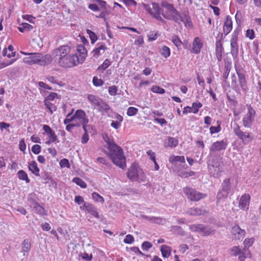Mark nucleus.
Masks as SVG:
<instances>
[{
  "instance_id": "nucleus-21",
  "label": "nucleus",
  "mask_w": 261,
  "mask_h": 261,
  "mask_svg": "<svg viewBox=\"0 0 261 261\" xmlns=\"http://www.w3.org/2000/svg\"><path fill=\"white\" fill-rule=\"evenodd\" d=\"M107 49L106 45L104 43H101L97 47L94 49L91 53L93 54V57L94 58H97L100 55H101L104 51Z\"/></svg>"
},
{
  "instance_id": "nucleus-19",
  "label": "nucleus",
  "mask_w": 261,
  "mask_h": 261,
  "mask_svg": "<svg viewBox=\"0 0 261 261\" xmlns=\"http://www.w3.org/2000/svg\"><path fill=\"white\" fill-rule=\"evenodd\" d=\"M203 44L199 37H196L193 42L192 51L195 54L200 53Z\"/></svg>"
},
{
  "instance_id": "nucleus-34",
  "label": "nucleus",
  "mask_w": 261,
  "mask_h": 261,
  "mask_svg": "<svg viewBox=\"0 0 261 261\" xmlns=\"http://www.w3.org/2000/svg\"><path fill=\"white\" fill-rule=\"evenodd\" d=\"M34 208L36 213H38L40 215L43 216L46 215L45 213L44 208L42 207L37 202H36L34 200Z\"/></svg>"
},
{
  "instance_id": "nucleus-29",
  "label": "nucleus",
  "mask_w": 261,
  "mask_h": 261,
  "mask_svg": "<svg viewBox=\"0 0 261 261\" xmlns=\"http://www.w3.org/2000/svg\"><path fill=\"white\" fill-rule=\"evenodd\" d=\"M22 249L21 252L23 253V255H25V252H28L31 247V244L30 239H25L24 240L23 242L21 245Z\"/></svg>"
},
{
  "instance_id": "nucleus-37",
  "label": "nucleus",
  "mask_w": 261,
  "mask_h": 261,
  "mask_svg": "<svg viewBox=\"0 0 261 261\" xmlns=\"http://www.w3.org/2000/svg\"><path fill=\"white\" fill-rule=\"evenodd\" d=\"M17 176L20 179L25 180L27 183H29L30 181L27 174L22 170H20L17 172Z\"/></svg>"
},
{
  "instance_id": "nucleus-7",
  "label": "nucleus",
  "mask_w": 261,
  "mask_h": 261,
  "mask_svg": "<svg viewBox=\"0 0 261 261\" xmlns=\"http://www.w3.org/2000/svg\"><path fill=\"white\" fill-rule=\"evenodd\" d=\"M207 164L210 174L215 177H219L220 172V159L218 157L213 158L208 160Z\"/></svg>"
},
{
  "instance_id": "nucleus-51",
  "label": "nucleus",
  "mask_w": 261,
  "mask_h": 261,
  "mask_svg": "<svg viewBox=\"0 0 261 261\" xmlns=\"http://www.w3.org/2000/svg\"><path fill=\"white\" fill-rule=\"evenodd\" d=\"M79 256H81L82 259H83L84 260H86V261L91 260L92 257H93L92 254H90L89 255V254H88L86 252H84L83 253H80V254H79Z\"/></svg>"
},
{
  "instance_id": "nucleus-52",
  "label": "nucleus",
  "mask_w": 261,
  "mask_h": 261,
  "mask_svg": "<svg viewBox=\"0 0 261 261\" xmlns=\"http://www.w3.org/2000/svg\"><path fill=\"white\" fill-rule=\"evenodd\" d=\"M138 111V109L130 107L127 109V114L129 116H133L135 115L137 113Z\"/></svg>"
},
{
  "instance_id": "nucleus-3",
  "label": "nucleus",
  "mask_w": 261,
  "mask_h": 261,
  "mask_svg": "<svg viewBox=\"0 0 261 261\" xmlns=\"http://www.w3.org/2000/svg\"><path fill=\"white\" fill-rule=\"evenodd\" d=\"M54 61L64 68H71L81 63L79 57L75 54H70L65 57H60L54 59Z\"/></svg>"
},
{
  "instance_id": "nucleus-10",
  "label": "nucleus",
  "mask_w": 261,
  "mask_h": 261,
  "mask_svg": "<svg viewBox=\"0 0 261 261\" xmlns=\"http://www.w3.org/2000/svg\"><path fill=\"white\" fill-rule=\"evenodd\" d=\"M236 127L233 128L234 134L244 143L249 142L251 140L249 133L248 132H243L237 124H236Z\"/></svg>"
},
{
  "instance_id": "nucleus-54",
  "label": "nucleus",
  "mask_w": 261,
  "mask_h": 261,
  "mask_svg": "<svg viewBox=\"0 0 261 261\" xmlns=\"http://www.w3.org/2000/svg\"><path fill=\"white\" fill-rule=\"evenodd\" d=\"M60 166L61 168L67 167L68 168H70V164L69 161L67 159H63L61 160L60 162Z\"/></svg>"
},
{
  "instance_id": "nucleus-35",
  "label": "nucleus",
  "mask_w": 261,
  "mask_h": 261,
  "mask_svg": "<svg viewBox=\"0 0 261 261\" xmlns=\"http://www.w3.org/2000/svg\"><path fill=\"white\" fill-rule=\"evenodd\" d=\"M228 251L229 254L234 256H237L242 253V250L239 248V246H233Z\"/></svg>"
},
{
  "instance_id": "nucleus-9",
  "label": "nucleus",
  "mask_w": 261,
  "mask_h": 261,
  "mask_svg": "<svg viewBox=\"0 0 261 261\" xmlns=\"http://www.w3.org/2000/svg\"><path fill=\"white\" fill-rule=\"evenodd\" d=\"M71 47L69 45H61L57 48L54 49L52 52L53 59H56L60 57H65L69 55Z\"/></svg>"
},
{
  "instance_id": "nucleus-20",
  "label": "nucleus",
  "mask_w": 261,
  "mask_h": 261,
  "mask_svg": "<svg viewBox=\"0 0 261 261\" xmlns=\"http://www.w3.org/2000/svg\"><path fill=\"white\" fill-rule=\"evenodd\" d=\"M76 50L80 53V62L81 63H83L87 56V50L83 44L77 45Z\"/></svg>"
},
{
  "instance_id": "nucleus-38",
  "label": "nucleus",
  "mask_w": 261,
  "mask_h": 261,
  "mask_svg": "<svg viewBox=\"0 0 261 261\" xmlns=\"http://www.w3.org/2000/svg\"><path fill=\"white\" fill-rule=\"evenodd\" d=\"M170 163L179 162L180 163H185V159L184 156H174L172 155L169 158Z\"/></svg>"
},
{
  "instance_id": "nucleus-1",
  "label": "nucleus",
  "mask_w": 261,
  "mask_h": 261,
  "mask_svg": "<svg viewBox=\"0 0 261 261\" xmlns=\"http://www.w3.org/2000/svg\"><path fill=\"white\" fill-rule=\"evenodd\" d=\"M103 139L108 145L107 148L110 151L108 154L112 162L121 169H124L126 159L122 149L115 143L107 134L103 135Z\"/></svg>"
},
{
  "instance_id": "nucleus-49",
  "label": "nucleus",
  "mask_w": 261,
  "mask_h": 261,
  "mask_svg": "<svg viewBox=\"0 0 261 261\" xmlns=\"http://www.w3.org/2000/svg\"><path fill=\"white\" fill-rule=\"evenodd\" d=\"M151 90L153 92L160 94H164L165 92V90L162 88L157 85L153 86Z\"/></svg>"
},
{
  "instance_id": "nucleus-57",
  "label": "nucleus",
  "mask_w": 261,
  "mask_h": 261,
  "mask_svg": "<svg viewBox=\"0 0 261 261\" xmlns=\"http://www.w3.org/2000/svg\"><path fill=\"white\" fill-rule=\"evenodd\" d=\"M41 147L39 145L35 144L32 147V151L35 154H38L41 151Z\"/></svg>"
},
{
  "instance_id": "nucleus-13",
  "label": "nucleus",
  "mask_w": 261,
  "mask_h": 261,
  "mask_svg": "<svg viewBox=\"0 0 261 261\" xmlns=\"http://www.w3.org/2000/svg\"><path fill=\"white\" fill-rule=\"evenodd\" d=\"M232 233L234 236L235 239L240 240L244 238L246 232L244 229L241 228L238 224H236L232 227Z\"/></svg>"
},
{
  "instance_id": "nucleus-12",
  "label": "nucleus",
  "mask_w": 261,
  "mask_h": 261,
  "mask_svg": "<svg viewBox=\"0 0 261 261\" xmlns=\"http://www.w3.org/2000/svg\"><path fill=\"white\" fill-rule=\"evenodd\" d=\"M161 14L162 15L164 18L168 20L174 21L175 22H179L181 20L180 14L179 12L178 14L176 15V14L172 13L170 11L165 12L163 11L161 13Z\"/></svg>"
},
{
  "instance_id": "nucleus-58",
  "label": "nucleus",
  "mask_w": 261,
  "mask_h": 261,
  "mask_svg": "<svg viewBox=\"0 0 261 261\" xmlns=\"http://www.w3.org/2000/svg\"><path fill=\"white\" fill-rule=\"evenodd\" d=\"M152 246V243L148 241H145L142 244V248L146 251H148Z\"/></svg>"
},
{
  "instance_id": "nucleus-50",
  "label": "nucleus",
  "mask_w": 261,
  "mask_h": 261,
  "mask_svg": "<svg viewBox=\"0 0 261 261\" xmlns=\"http://www.w3.org/2000/svg\"><path fill=\"white\" fill-rule=\"evenodd\" d=\"M92 199L95 200V201L97 202H104V199L99 194H98L96 192H94L92 194Z\"/></svg>"
},
{
  "instance_id": "nucleus-27",
  "label": "nucleus",
  "mask_w": 261,
  "mask_h": 261,
  "mask_svg": "<svg viewBox=\"0 0 261 261\" xmlns=\"http://www.w3.org/2000/svg\"><path fill=\"white\" fill-rule=\"evenodd\" d=\"M29 169L32 172V173L35 174L36 176H40V170L37 166L36 162L35 161H32L31 162L29 163Z\"/></svg>"
},
{
  "instance_id": "nucleus-47",
  "label": "nucleus",
  "mask_w": 261,
  "mask_h": 261,
  "mask_svg": "<svg viewBox=\"0 0 261 261\" xmlns=\"http://www.w3.org/2000/svg\"><path fill=\"white\" fill-rule=\"evenodd\" d=\"M44 105L50 112L51 114H53L54 111L56 110V107L53 103L49 102V101H47L46 100H44Z\"/></svg>"
},
{
  "instance_id": "nucleus-53",
  "label": "nucleus",
  "mask_w": 261,
  "mask_h": 261,
  "mask_svg": "<svg viewBox=\"0 0 261 261\" xmlns=\"http://www.w3.org/2000/svg\"><path fill=\"white\" fill-rule=\"evenodd\" d=\"M45 181L44 183H48L49 187H53L55 188L57 186V184L56 182L53 180V179L50 177H46L44 178Z\"/></svg>"
},
{
  "instance_id": "nucleus-36",
  "label": "nucleus",
  "mask_w": 261,
  "mask_h": 261,
  "mask_svg": "<svg viewBox=\"0 0 261 261\" xmlns=\"http://www.w3.org/2000/svg\"><path fill=\"white\" fill-rule=\"evenodd\" d=\"M170 231L180 236H184L185 234V232L183 229L179 226H172L171 227Z\"/></svg>"
},
{
  "instance_id": "nucleus-18",
  "label": "nucleus",
  "mask_w": 261,
  "mask_h": 261,
  "mask_svg": "<svg viewBox=\"0 0 261 261\" xmlns=\"http://www.w3.org/2000/svg\"><path fill=\"white\" fill-rule=\"evenodd\" d=\"M95 106H97L98 111L102 113H107L110 110V106L101 98L98 100V101Z\"/></svg>"
},
{
  "instance_id": "nucleus-43",
  "label": "nucleus",
  "mask_w": 261,
  "mask_h": 261,
  "mask_svg": "<svg viewBox=\"0 0 261 261\" xmlns=\"http://www.w3.org/2000/svg\"><path fill=\"white\" fill-rule=\"evenodd\" d=\"M180 21L179 22H177V23L180 24L181 22H184L185 25H186L187 24H189V25L190 24H192L190 17L188 14H185L183 17H182L180 15Z\"/></svg>"
},
{
  "instance_id": "nucleus-15",
  "label": "nucleus",
  "mask_w": 261,
  "mask_h": 261,
  "mask_svg": "<svg viewBox=\"0 0 261 261\" xmlns=\"http://www.w3.org/2000/svg\"><path fill=\"white\" fill-rule=\"evenodd\" d=\"M236 71L239 78V85L243 91H246L247 87L245 75L241 70H236Z\"/></svg>"
},
{
  "instance_id": "nucleus-45",
  "label": "nucleus",
  "mask_w": 261,
  "mask_h": 261,
  "mask_svg": "<svg viewBox=\"0 0 261 261\" xmlns=\"http://www.w3.org/2000/svg\"><path fill=\"white\" fill-rule=\"evenodd\" d=\"M217 126H212L210 128V133L212 135L215 133H217L221 130V122L219 121H217Z\"/></svg>"
},
{
  "instance_id": "nucleus-30",
  "label": "nucleus",
  "mask_w": 261,
  "mask_h": 261,
  "mask_svg": "<svg viewBox=\"0 0 261 261\" xmlns=\"http://www.w3.org/2000/svg\"><path fill=\"white\" fill-rule=\"evenodd\" d=\"M204 210L200 208L192 207L190 208L187 213L191 216H199L204 214Z\"/></svg>"
},
{
  "instance_id": "nucleus-25",
  "label": "nucleus",
  "mask_w": 261,
  "mask_h": 261,
  "mask_svg": "<svg viewBox=\"0 0 261 261\" xmlns=\"http://www.w3.org/2000/svg\"><path fill=\"white\" fill-rule=\"evenodd\" d=\"M230 53L233 58H236L238 55L239 47L237 41L230 40Z\"/></svg>"
},
{
  "instance_id": "nucleus-41",
  "label": "nucleus",
  "mask_w": 261,
  "mask_h": 261,
  "mask_svg": "<svg viewBox=\"0 0 261 261\" xmlns=\"http://www.w3.org/2000/svg\"><path fill=\"white\" fill-rule=\"evenodd\" d=\"M172 41L174 44L178 48L181 45H184L185 42H182L178 36L174 35L172 38Z\"/></svg>"
},
{
  "instance_id": "nucleus-11",
  "label": "nucleus",
  "mask_w": 261,
  "mask_h": 261,
  "mask_svg": "<svg viewBox=\"0 0 261 261\" xmlns=\"http://www.w3.org/2000/svg\"><path fill=\"white\" fill-rule=\"evenodd\" d=\"M73 115L75 119H77L80 120L82 126L88 125L87 123L89 122V119L83 110L81 109L77 110Z\"/></svg>"
},
{
  "instance_id": "nucleus-62",
  "label": "nucleus",
  "mask_w": 261,
  "mask_h": 261,
  "mask_svg": "<svg viewBox=\"0 0 261 261\" xmlns=\"http://www.w3.org/2000/svg\"><path fill=\"white\" fill-rule=\"evenodd\" d=\"M57 96V93L55 92H51L46 97H45L44 100H46L47 101H52L54 100Z\"/></svg>"
},
{
  "instance_id": "nucleus-2",
  "label": "nucleus",
  "mask_w": 261,
  "mask_h": 261,
  "mask_svg": "<svg viewBox=\"0 0 261 261\" xmlns=\"http://www.w3.org/2000/svg\"><path fill=\"white\" fill-rule=\"evenodd\" d=\"M29 56L24 58L23 61L24 63L28 64H37L41 66H45L49 64L52 60V57L49 54L43 55L40 53H29L25 54Z\"/></svg>"
},
{
  "instance_id": "nucleus-16",
  "label": "nucleus",
  "mask_w": 261,
  "mask_h": 261,
  "mask_svg": "<svg viewBox=\"0 0 261 261\" xmlns=\"http://www.w3.org/2000/svg\"><path fill=\"white\" fill-rule=\"evenodd\" d=\"M226 147V143L224 141H216L214 142L210 148L211 152L215 151H220L225 149Z\"/></svg>"
},
{
  "instance_id": "nucleus-61",
  "label": "nucleus",
  "mask_w": 261,
  "mask_h": 261,
  "mask_svg": "<svg viewBox=\"0 0 261 261\" xmlns=\"http://www.w3.org/2000/svg\"><path fill=\"white\" fill-rule=\"evenodd\" d=\"M123 241L126 244H131L134 241V237L131 234H127Z\"/></svg>"
},
{
  "instance_id": "nucleus-5",
  "label": "nucleus",
  "mask_w": 261,
  "mask_h": 261,
  "mask_svg": "<svg viewBox=\"0 0 261 261\" xmlns=\"http://www.w3.org/2000/svg\"><path fill=\"white\" fill-rule=\"evenodd\" d=\"M127 176L131 180H136L139 182L144 181V173L134 164L132 165L128 169Z\"/></svg>"
},
{
  "instance_id": "nucleus-14",
  "label": "nucleus",
  "mask_w": 261,
  "mask_h": 261,
  "mask_svg": "<svg viewBox=\"0 0 261 261\" xmlns=\"http://www.w3.org/2000/svg\"><path fill=\"white\" fill-rule=\"evenodd\" d=\"M250 197L248 194H244L241 196L239 200V207L243 210L248 209Z\"/></svg>"
},
{
  "instance_id": "nucleus-44",
  "label": "nucleus",
  "mask_w": 261,
  "mask_h": 261,
  "mask_svg": "<svg viewBox=\"0 0 261 261\" xmlns=\"http://www.w3.org/2000/svg\"><path fill=\"white\" fill-rule=\"evenodd\" d=\"M111 65V62L109 60V59H106L103 63L100 65L97 69V71L98 70H106L110 65Z\"/></svg>"
},
{
  "instance_id": "nucleus-6",
  "label": "nucleus",
  "mask_w": 261,
  "mask_h": 261,
  "mask_svg": "<svg viewBox=\"0 0 261 261\" xmlns=\"http://www.w3.org/2000/svg\"><path fill=\"white\" fill-rule=\"evenodd\" d=\"M183 192L188 199L193 201H199L207 196L206 194L200 193L195 189L189 187L184 188Z\"/></svg>"
},
{
  "instance_id": "nucleus-64",
  "label": "nucleus",
  "mask_w": 261,
  "mask_h": 261,
  "mask_svg": "<svg viewBox=\"0 0 261 261\" xmlns=\"http://www.w3.org/2000/svg\"><path fill=\"white\" fill-rule=\"evenodd\" d=\"M74 201L79 205H81L82 203L85 202L83 197L80 195L76 196L75 197Z\"/></svg>"
},
{
  "instance_id": "nucleus-22",
  "label": "nucleus",
  "mask_w": 261,
  "mask_h": 261,
  "mask_svg": "<svg viewBox=\"0 0 261 261\" xmlns=\"http://www.w3.org/2000/svg\"><path fill=\"white\" fill-rule=\"evenodd\" d=\"M43 130L49 138L53 139L54 140H57V137L55 132L48 125L44 124L43 125Z\"/></svg>"
},
{
  "instance_id": "nucleus-39",
  "label": "nucleus",
  "mask_w": 261,
  "mask_h": 261,
  "mask_svg": "<svg viewBox=\"0 0 261 261\" xmlns=\"http://www.w3.org/2000/svg\"><path fill=\"white\" fill-rule=\"evenodd\" d=\"M72 181L82 188H86L87 187L86 182L80 177H76L73 178Z\"/></svg>"
},
{
  "instance_id": "nucleus-17",
  "label": "nucleus",
  "mask_w": 261,
  "mask_h": 261,
  "mask_svg": "<svg viewBox=\"0 0 261 261\" xmlns=\"http://www.w3.org/2000/svg\"><path fill=\"white\" fill-rule=\"evenodd\" d=\"M232 22L229 16H227L223 26V32L227 35L232 30Z\"/></svg>"
},
{
  "instance_id": "nucleus-42",
  "label": "nucleus",
  "mask_w": 261,
  "mask_h": 261,
  "mask_svg": "<svg viewBox=\"0 0 261 261\" xmlns=\"http://www.w3.org/2000/svg\"><path fill=\"white\" fill-rule=\"evenodd\" d=\"M167 144L171 147H175L178 145V141L173 137H169Z\"/></svg>"
},
{
  "instance_id": "nucleus-46",
  "label": "nucleus",
  "mask_w": 261,
  "mask_h": 261,
  "mask_svg": "<svg viewBox=\"0 0 261 261\" xmlns=\"http://www.w3.org/2000/svg\"><path fill=\"white\" fill-rule=\"evenodd\" d=\"M88 100L92 103L93 106H95L97 102L98 101L100 98L94 95L89 94L88 95Z\"/></svg>"
},
{
  "instance_id": "nucleus-56",
  "label": "nucleus",
  "mask_w": 261,
  "mask_h": 261,
  "mask_svg": "<svg viewBox=\"0 0 261 261\" xmlns=\"http://www.w3.org/2000/svg\"><path fill=\"white\" fill-rule=\"evenodd\" d=\"M246 36L250 40H252L255 38L254 31L252 29H248L246 31Z\"/></svg>"
},
{
  "instance_id": "nucleus-60",
  "label": "nucleus",
  "mask_w": 261,
  "mask_h": 261,
  "mask_svg": "<svg viewBox=\"0 0 261 261\" xmlns=\"http://www.w3.org/2000/svg\"><path fill=\"white\" fill-rule=\"evenodd\" d=\"M117 87L116 86H110L109 88V93L112 96L117 94Z\"/></svg>"
},
{
  "instance_id": "nucleus-32",
  "label": "nucleus",
  "mask_w": 261,
  "mask_h": 261,
  "mask_svg": "<svg viewBox=\"0 0 261 261\" xmlns=\"http://www.w3.org/2000/svg\"><path fill=\"white\" fill-rule=\"evenodd\" d=\"M253 120V117L246 114L243 119L244 126L246 127H250L252 125Z\"/></svg>"
},
{
  "instance_id": "nucleus-8",
  "label": "nucleus",
  "mask_w": 261,
  "mask_h": 261,
  "mask_svg": "<svg viewBox=\"0 0 261 261\" xmlns=\"http://www.w3.org/2000/svg\"><path fill=\"white\" fill-rule=\"evenodd\" d=\"M190 229L193 232L200 233L203 236H206L212 234L214 230L208 226L202 224H193L189 226Z\"/></svg>"
},
{
  "instance_id": "nucleus-40",
  "label": "nucleus",
  "mask_w": 261,
  "mask_h": 261,
  "mask_svg": "<svg viewBox=\"0 0 261 261\" xmlns=\"http://www.w3.org/2000/svg\"><path fill=\"white\" fill-rule=\"evenodd\" d=\"M161 54L164 58H168L170 55V48L165 45L163 46L161 49Z\"/></svg>"
},
{
  "instance_id": "nucleus-24",
  "label": "nucleus",
  "mask_w": 261,
  "mask_h": 261,
  "mask_svg": "<svg viewBox=\"0 0 261 261\" xmlns=\"http://www.w3.org/2000/svg\"><path fill=\"white\" fill-rule=\"evenodd\" d=\"M82 127L84 130V133L82 137L81 141L83 144H85V143H87V142L89 140V136H88L89 130L90 129H92V126L90 125H86V126L84 125Z\"/></svg>"
},
{
  "instance_id": "nucleus-31",
  "label": "nucleus",
  "mask_w": 261,
  "mask_h": 261,
  "mask_svg": "<svg viewBox=\"0 0 261 261\" xmlns=\"http://www.w3.org/2000/svg\"><path fill=\"white\" fill-rule=\"evenodd\" d=\"M161 251L163 257H168L171 252V248L167 245H162L161 248Z\"/></svg>"
},
{
  "instance_id": "nucleus-23",
  "label": "nucleus",
  "mask_w": 261,
  "mask_h": 261,
  "mask_svg": "<svg viewBox=\"0 0 261 261\" xmlns=\"http://www.w3.org/2000/svg\"><path fill=\"white\" fill-rule=\"evenodd\" d=\"M85 208L87 211L91 215H93L96 218H99V216L97 212V208L92 204H85Z\"/></svg>"
},
{
  "instance_id": "nucleus-28",
  "label": "nucleus",
  "mask_w": 261,
  "mask_h": 261,
  "mask_svg": "<svg viewBox=\"0 0 261 261\" xmlns=\"http://www.w3.org/2000/svg\"><path fill=\"white\" fill-rule=\"evenodd\" d=\"M152 9L153 10V12L151 10L150 8L148 9L147 11L149 14H150L151 15H153L154 14H161L163 10L160 7L159 4L155 3H153L152 4Z\"/></svg>"
},
{
  "instance_id": "nucleus-26",
  "label": "nucleus",
  "mask_w": 261,
  "mask_h": 261,
  "mask_svg": "<svg viewBox=\"0 0 261 261\" xmlns=\"http://www.w3.org/2000/svg\"><path fill=\"white\" fill-rule=\"evenodd\" d=\"M223 50L222 43H216V55L217 59L220 62L222 58V51Z\"/></svg>"
},
{
  "instance_id": "nucleus-59",
  "label": "nucleus",
  "mask_w": 261,
  "mask_h": 261,
  "mask_svg": "<svg viewBox=\"0 0 261 261\" xmlns=\"http://www.w3.org/2000/svg\"><path fill=\"white\" fill-rule=\"evenodd\" d=\"M142 218L148 220L150 221H153L154 222L158 223V220H161L162 219L160 217H148L147 216L143 215Z\"/></svg>"
},
{
  "instance_id": "nucleus-55",
  "label": "nucleus",
  "mask_w": 261,
  "mask_h": 261,
  "mask_svg": "<svg viewBox=\"0 0 261 261\" xmlns=\"http://www.w3.org/2000/svg\"><path fill=\"white\" fill-rule=\"evenodd\" d=\"M93 85L96 87L102 86L103 82L101 79H98L97 77L94 76L93 78Z\"/></svg>"
},
{
  "instance_id": "nucleus-4",
  "label": "nucleus",
  "mask_w": 261,
  "mask_h": 261,
  "mask_svg": "<svg viewBox=\"0 0 261 261\" xmlns=\"http://www.w3.org/2000/svg\"><path fill=\"white\" fill-rule=\"evenodd\" d=\"M231 186L230 179L227 178L225 179L221 184V188L217 195V203L221 200L226 199L230 190Z\"/></svg>"
},
{
  "instance_id": "nucleus-33",
  "label": "nucleus",
  "mask_w": 261,
  "mask_h": 261,
  "mask_svg": "<svg viewBox=\"0 0 261 261\" xmlns=\"http://www.w3.org/2000/svg\"><path fill=\"white\" fill-rule=\"evenodd\" d=\"M161 6L162 7L167 8L168 11H171L172 13L176 14V15L178 14V11L173 7L172 4H169L166 1H163L161 3Z\"/></svg>"
},
{
  "instance_id": "nucleus-63",
  "label": "nucleus",
  "mask_w": 261,
  "mask_h": 261,
  "mask_svg": "<svg viewBox=\"0 0 261 261\" xmlns=\"http://www.w3.org/2000/svg\"><path fill=\"white\" fill-rule=\"evenodd\" d=\"M247 110L248 113H247V115L254 118V116L255 114V111L253 109V108L250 105H247Z\"/></svg>"
},
{
  "instance_id": "nucleus-48",
  "label": "nucleus",
  "mask_w": 261,
  "mask_h": 261,
  "mask_svg": "<svg viewBox=\"0 0 261 261\" xmlns=\"http://www.w3.org/2000/svg\"><path fill=\"white\" fill-rule=\"evenodd\" d=\"M202 105L200 102H193L192 104V112L194 114H196L198 112L199 109L202 107Z\"/></svg>"
}]
</instances>
